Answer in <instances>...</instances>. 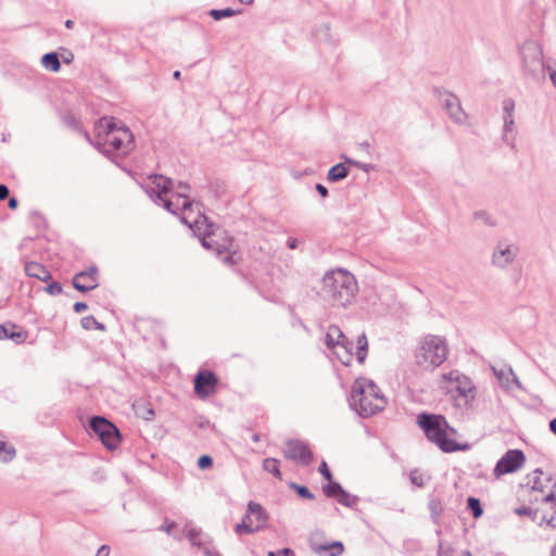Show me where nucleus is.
Returning <instances> with one entry per match:
<instances>
[{
	"label": "nucleus",
	"instance_id": "a19ab883",
	"mask_svg": "<svg viewBox=\"0 0 556 556\" xmlns=\"http://www.w3.org/2000/svg\"><path fill=\"white\" fill-rule=\"evenodd\" d=\"M473 217L476 219L483 222V224L485 225L495 226L492 216L486 211H477L475 212Z\"/></svg>",
	"mask_w": 556,
	"mask_h": 556
},
{
	"label": "nucleus",
	"instance_id": "9b49d317",
	"mask_svg": "<svg viewBox=\"0 0 556 556\" xmlns=\"http://www.w3.org/2000/svg\"><path fill=\"white\" fill-rule=\"evenodd\" d=\"M181 222L184 224L188 225L194 231L195 230L200 231L201 230V226L203 224H205L206 225V229H205V231L203 233V238L201 240L202 247L205 248L206 250H211V249L213 250L214 249L216 251L217 256H222L224 254V249H225L224 247L216 245L214 248L213 241L207 239V237H210L211 233L213 232L212 228H213L214 225L212 223H208V219H207V217L204 214H202L200 211H198V216L192 222H190L188 219V216L184 215L181 217Z\"/></svg>",
	"mask_w": 556,
	"mask_h": 556
},
{
	"label": "nucleus",
	"instance_id": "de8ad7c7",
	"mask_svg": "<svg viewBox=\"0 0 556 556\" xmlns=\"http://www.w3.org/2000/svg\"><path fill=\"white\" fill-rule=\"evenodd\" d=\"M200 531L197 529H189L187 532V538L191 542L192 545L198 547H203L205 543H197V538L199 536Z\"/></svg>",
	"mask_w": 556,
	"mask_h": 556
},
{
	"label": "nucleus",
	"instance_id": "2f4dec72",
	"mask_svg": "<svg viewBox=\"0 0 556 556\" xmlns=\"http://www.w3.org/2000/svg\"><path fill=\"white\" fill-rule=\"evenodd\" d=\"M263 469L278 479L282 478L279 469V460L276 458H265L263 460Z\"/></svg>",
	"mask_w": 556,
	"mask_h": 556
},
{
	"label": "nucleus",
	"instance_id": "79ce46f5",
	"mask_svg": "<svg viewBox=\"0 0 556 556\" xmlns=\"http://www.w3.org/2000/svg\"><path fill=\"white\" fill-rule=\"evenodd\" d=\"M515 101L511 98H506L503 101V113L504 117L514 116Z\"/></svg>",
	"mask_w": 556,
	"mask_h": 556
},
{
	"label": "nucleus",
	"instance_id": "20e7f679",
	"mask_svg": "<svg viewBox=\"0 0 556 556\" xmlns=\"http://www.w3.org/2000/svg\"><path fill=\"white\" fill-rule=\"evenodd\" d=\"M350 407L362 417H369L384 406L382 396L378 394V388L369 381L365 387L363 382L356 380L351 389Z\"/></svg>",
	"mask_w": 556,
	"mask_h": 556
},
{
	"label": "nucleus",
	"instance_id": "13d9d810",
	"mask_svg": "<svg viewBox=\"0 0 556 556\" xmlns=\"http://www.w3.org/2000/svg\"><path fill=\"white\" fill-rule=\"evenodd\" d=\"M315 189L320 194V197L326 198L328 195V189L324 185L317 184Z\"/></svg>",
	"mask_w": 556,
	"mask_h": 556
},
{
	"label": "nucleus",
	"instance_id": "09e8293b",
	"mask_svg": "<svg viewBox=\"0 0 556 556\" xmlns=\"http://www.w3.org/2000/svg\"><path fill=\"white\" fill-rule=\"evenodd\" d=\"M367 352H368V346L356 345L355 355H356V359L358 361L359 364H363L365 362Z\"/></svg>",
	"mask_w": 556,
	"mask_h": 556
},
{
	"label": "nucleus",
	"instance_id": "f704fd0d",
	"mask_svg": "<svg viewBox=\"0 0 556 556\" xmlns=\"http://www.w3.org/2000/svg\"><path fill=\"white\" fill-rule=\"evenodd\" d=\"M153 201L159 204V205H163V207L165 210H167L168 212L173 213V214H177V212L179 210H181V203L177 202L175 203L174 201L165 198V195H162V200H157V198H152Z\"/></svg>",
	"mask_w": 556,
	"mask_h": 556
},
{
	"label": "nucleus",
	"instance_id": "3c124183",
	"mask_svg": "<svg viewBox=\"0 0 556 556\" xmlns=\"http://www.w3.org/2000/svg\"><path fill=\"white\" fill-rule=\"evenodd\" d=\"M267 556H295V554L291 548L285 547L276 552L270 551L267 553Z\"/></svg>",
	"mask_w": 556,
	"mask_h": 556
},
{
	"label": "nucleus",
	"instance_id": "052dcab7",
	"mask_svg": "<svg viewBox=\"0 0 556 556\" xmlns=\"http://www.w3.org/2000/svg\"><path fill=\"white\" fill-rule=\"evenodd\" d=\"M356 345L368 346V340L365 333L357 337Z\"/></svg>",
	"mask_w": 556,
	"mask_h": 556
},
{
	"label": "nucleus",
	"instance_id": "774afa93",
	"mask_svg": "<svg viewBox=\"0 0 556 556\" xmlns=\"http://www.w3.org/2000/svg\"><path fill=\"white\" fill-rule=\"evenodd\" d=\"M549 430L556 435V418L549 421Z\"/></svg>",
	"mask_w": 556,
	"mask_h": 556
},
{
	"label": "nucleus",
	"instance_id": "8fccbe9b",
	"mask_svg": "<svg viewBox=\"0 0 556 556\" xmlns=\"http://www.w3.org/2000/svg\"><path fill=\"white\" fill-rule=\"evenodd\" d=\"M318 471L326 480H332V473L325 460L319 465Z\"/></svg>",
	"mask_w": 556,
	"mask_h": 556
},
{
	"label": "nucleus",
	"instance_id": "a211bd4d",
	"mask_svg": "<svg viewBox=\"0 0 556 556\" xmlns=\"http://www.w3.org/2000/svg\"><path fill=\"white\" fill-rule=\"evenodd\" d=\"M189 190H190V186L187 182H184V181L175 182L173 195L177 198V201L181 200V210L185 213L193 212L194 205L199 208V203H195V202L189 200V198H188Z\"/></svg>",
	"mask_w": 556,
	"mask_h": 556
},
{
	"label": "nucleus",
	"instance_id": "f3484780",
	"mask_svg": "<svg viewBox=\"0 0 556 556\" xmlns=\"http://www.w3.org/2000/svg\"><path fill=\"white\" fill-rule=\"evenodd\" d=\"M28 338V332L20 329L15 324H0V339H10L16 344L23 343Z\"/></svg>",
	"mask_w": 556,
	"mask_h": 556
},
{
	"label": "nucleus",
	"instance_id": "6e6d98bb",
	"mask_svg": "<svg viewBox=\"0 0 556 556\" xmlns=\"http://www.w3.org/2000/svg\"><path fill=\"white\" fill-rule=\"evenodd\" d=\"M75 313H83L88 308V305L85 302H76L73 306Z\"/></svg>",
	"mask_w": 556,
	"mask_h": 556
},
{
	"label": "nucleus",
	"instance_id": "dca6fc26",
	"mask_svg": "<svg viewBox=\"0 0 556 556\" xmlns=\"http://www.w3.org/2000/svg\"><path fill=\"white\" fill-rule=\"evenodd\" d=\"M150 179L156 188L151 189V192L149 193L151 198H157V200H162V195H166L173 192L175 188V181L164 175L154 174L150 176Z\"/></svg>",
	"mask_w": 556,
	"mask_h": 556
},
{
	"label": "nucleus",
	"instance_id": "c85d7f7f",
	"mask_svg": "<svg viewBox=\"0 0 556 556\" xmlns=\"http://www.w3.org/2000/svg\"><path fill=\"white\" fill-rule=\"evenodd\" d=\"M261 529V526H256L255 528L251 525V516L250 514H245L243 520L240 523L236 525L235 531L238 535H241L243 532L245 533H254Z\"/></svg>",
	"mask_w": 556,
	"mask_h": 556
},
{
	"label": "nucleus",
	"instance_id": "72a5a7b5",
	"mask_svg": "<svg viewBox=\"0 0 556 556\" xmlns=\"http://www.w3.org/2000/svg\"><path fill=\"white\" fill-rule=\"evenodd\" d=\"M248 514L253 515L256 520L264 522L267 519V514L262 507V505L251 501L248 504Z\"/></svg>",
	"mask_w": 556,
	"mask_h": 556
},
{
	"label": "nucleus",
	"instance_id": "6e6552de",
	"mask_svg": "<svg viewBox=\"0 0 556 556\" xmlns=\"http://www.w3.org/2000/svg\"><path fill=\"white\" fill-rule=\"evenodd\" d=\"M89 428L110 451L116 450L121 443L122 434L118 428L103 416H93L89 420Z\"/></svg>",
	"mask_w": 556,
	"mask_h": 556
},
{
	"label": "nucleus",
	"instance_id": "a18cd8bd",
	"mask_svg": "<svg viewBox=\"0 0 556 556\" xmlns=\"http://www.w3.org/2000/svg\"><path fill=\"white\" fill-rule=\"evenodd\" d=\"M345 160V163L348 164H351L366 173H368L370 169H372V165L371 164H368V163H362V162H358V161H355V160H352V159H349V157H344Z\"/></svg>",
	"mask_w": 556,
	"mask_h": 556
},
{
	"label": "nucleus",
	"instance_id": "49530a36",
	"mask_svg": "<svg viewBox=\"0 0 556 556\" xmlns=\"http://www.w3.org/2000/svg\"><path fill=\"white\" fill-rule=\"evenodd\" d=\"M197 464L200 469H207L213 465V458L210 455H201Z\"/></svg>",
	"mask_w": 556,
	"mask_h": 556
},
{
	"label": "nucleus",
	"instance_id": "338daca9",
	"mask_svg": "<svg viewBox=\"0 0 556 556\" xmlns=\"http://www.w3.org/2000/svg\"><path fill=\"white\" fill-rule=\"evenodd\" d=\"M175 527V523L174 522H170L168 525H165V526H162L161 527V530L167 532L168 534L172 533V529Z\"/></svg>",
	"mask_w": 556,
	"mask_h": 556
},
{
	"label": "nucleus",
	"instance_id": "f8f14e48",
	"mask_svg": "<svg viewBox=\"0 0 556 556\" xmlns=\"http://www.w3.org/2000/svg\"><path fill=\"white\" fill-rule=\"evenodd\" d=\"M285 445L283 456L287 459L298 460L303 466H307L312 463L313 453L305 442L296 439H288Z\"/></svg>",
	"mask_w": 556,
	"mask_h": 556
},
{
	"label": "nucleus",
	"instance_id": "5701e85b",
	"mask_svg": "<svg viewBox=\"0 0 556 556\" xmlns=\"http://www.w3.org/2000/svg\"><path fill=\"white\" fill-rule=\"evenodd\" d=\"M86 274H89V281H85L84 283H75V289L79 292L86 293L91 291L98 287V268L97 266H90L85 270Z\"/></svg>",
	"mask_w": 556,
	"mask_h": 556
},
{
	"label": "nucleus",
	"instance_id": "603ef678",
	"mask_svg": "<svg viewBox=\"0 0 556 556\" xmlns=\"http://www.w3.org/2000/svg\"><path fill=\"white\" fill-rule=\"evenodd\" d=\"M89 274H86L85 270L79 271L73 278V287L75 288V283H84L85 281H89Z\"/></svg>",
	"mask_w": 556,
	"mask_h": 556
},
{
	"label": "nucleus",
	"instance_id": "7ed1b4c3",
	"mask_svg": "<svg viewBox=\"0 0 556 556\" xmlns=\"http://www.w3.org/2000/svg\"><path fill=\"white\" fill-rule=\"evenodd\" d=\"M417 424L424 431L426 438L434 443L442 452L453 453L466 448L448 438V433L455 434L456 430L451 427L442 415L420 413L417 416Z\"/></svg>",
	"mask_w": 556,
	"mask_h": 556
},
{
	"label": "nucleus",
	"instance_id": "4468645a",
	"mask_svg": "<svg viewBox=\"0 0 556 556\" xmlns=\"http://www.w3.org/2000/svg\"><path fill=\"white\" fill-rule=\"evenodd\" d=\"M443 97V105L450 118L458 125L465 124L467 122V114L463 110L459 99L448 91H445Z\"/></svg>",
	"mask_w": 556,
	"mask_h": 556
},
{
	"label": "nucleus",
	"instance_id": "393cba45",
	"mask_svg": "<svg viewBox=\"0 0 556 556\" xmlns=\"http://www.w3.org/2000/svg\"><path fill=\"white\" fill-rule=\"evenodd\" d=\"M42 66L53 73H58L61 70V62L56 52H48L41 58Z\"/></svg>",
	"mask_w": 556,
	"mask_h": 556
},
{
	"label": "nucleus",
	"instance_id": "4d7b16f0",
	"mask_svg": "<svg viewBox=\"0 0 556 556\" xmlns=\"http://www.w3.org/2000/svg\"><path fill=\"white\" fill-rule=\"evenodd\" d=\"M10 190L7 185L0 184V200H5L9 198Z\"/></svg>",
	"mask_w": 556,
	"mask_h": 556
},
{
	"label": "nucleus",
	"instance_id": "2eb2a0df",
	"mask_svg": "<svg viewBox=\"0 0 556 556\" xmlns=\"http://www.w3.org/2000/svg\"><path fill=\"white\" fill-rule=\"evenodd\" d=\"M553 489L543 497L544 507L540 509V525L545 522L548 527L556 528V482Z\"/></svg>",
	"mask_w": 556,
	"mask_h": 556
},
{
	"label": "nucleus",
	"instance_id": "680f3d73",
	"mask_svg": "<svg viewBox=\"0 0 556 556\" xmlns=\"http://www.w3.org/2000/svg\"><path fill=\"white\" fill-rule=\"evenodd\" d=\"M206 556H222L215 548L204 547L203 549Z\"/></svg>",
	"mask_w": 556,
	"mask_h": 556
},
{
	"label": "nucleus",
	"instance_id": "9d476101",
	"mask_svg": "<svg viewBox=\"0 0 556 556\" xmlns=\"http://www.w3.org/2000/svg\"><path fill=\"white\" fill-rule=\"evenodd\" d=\"M519 253V248L508 242L507 240H500L492 253V265L504 269L514 263Z\"/></svg>",
	"mask_w": 556,
	"mask_h": 556
},
{
	"label": "nucleus",
	"instance_id": "69168bd1",
	"mask_svg": "<svg viewBox=\"0 0 556 556\" xmlns=\"http://www.w3.org/2000/svg\"><path fill=\"white\" fill-rule=\"evenodd\" d=\"M287 245H288L289 249L293 250V249H295L298 247V240L289 238L288 241H287Z\"/></svg>",
	"mask_w": 556,
	"mask_h": 556
},
{
	"label": "nucleus",
	"instance_id": "ddd939ff",
	"mask_svg": "<svg viewBox=\"0 0 556 556\" xmlns=\"http://www.w3.org/2000/svg\"><path fill=\"white\" fill-rule=\"evenodd\" d=\"M194 392L200 399H206L216 391L217 376L211 370L199 371L194 379Z\"/></svg>",
	"mask_w": 556,
	"mask_h": 556
},
{
	"label": "nucleus",
	"instance_id": "0e129e2a",
	"mask_svg": "<svg viewBox=\"0 0 556 556\" xmlns=\"http://www.w3.org/2000/svg\"><path fill=\"white\" fill-rule=\"evenodd\" d=\"M8 206H9L11 210H15V208L18 206V200H17L16 198H14V197L9 198Z\"/></svg>",
	"mask_w": 556,
	"mask_h": 556
},
{
	"label": "nucleus",
	"instance_id": "c03bdc74",
	"mask_svg": "<svg viewBox=\"0 0 556 556\" xmlns=\"http://www.w3.org/2000/svg\"><path fill=\"white\" fill-rule=\"evenodd\" d=\"M46 292L49 293L50 295H59L62 293L63 291V288H62V285L58 281H52L51 283H49L46 288H45Z\"/></svg>",
	"mask_w": 556,
	"mask_h": 556
},
{
	"label": "nucleus",
	"instance_id": "c9c22d12",
	"mask_svg": "<svg viewBox=\"0 0 556 556\" xmlns=\"http://www.w3.org/2000/svg\"><path fill=\"white\" fill-rule=\"evenodd\" d=\"M80 325L86 330L97 329L103 331L105 329V326L99 323L92 315L83 317Z\"/></svg>",
	"mask_w": 556,
	"mask_h": 556
},
{
	"label": "nucleus",
	"instance_id": "bf43d9fd",
	"mask_svg": "<svg viewBox=\"0 0 556 556\" xmlns=\"http://www.w3.org/2000/svg\"><path fill=\"white\" fill-rule=\"evenodd\" d=\"M110 547L108 545H102L98 551L96 556H109Z\"/></svg>",
	"mask_w": 556,
	"mask_h": 556
},
{
	"label": "nucleus",
	"instance_id": "37998d69",
	"mask_svg": "<svg viewBox=\"0 0 556 556\" xmlns=\"http://www.w3.org/2000/svg\"><path fill=\"white\" fill-rule=\"evenodd\" d=\"M542 469H535L533 471L532 489L535 491H543V483L541 481Z\"/></svg>",
	"mask_w": 556,
	"mask_h": 556
},
{
	"label": "nucleus",
	"instance_id": "ea45409f",
	"mask_svg": "<svg viewBox=\"0 0 556 556\" xmlns=\"http://www.w3.org/2000/svg\"><path fill=\"white\" fill-rule=\"evenodd\" d=\"M514 116H507V117H504V140L510 144L511 147H514V143L513 142H509L508 140V134L513 131L514 129Z\"/></svg>",
	"mask_w": 556,
	"mask_h": 556
},
{
	"label": "nucleus",
	"instance_id": "7c9ffc66",
	"mask_svg": "<svg viewBox=\"0 0 556 556\" xmlns=\"http://www.w3.org/2000/svg\"><path fill=\"white\" fill-rule=\"evenodd\" d=\"M241 13V10H233L231 8H225V9H212L208 12V15L214 18L215 21H220L226 17H231L237 14Z\"/></svg>",
	"mask_w": 556,
	"mask_h": 556
},
{
	"label": "nucleus",
	"instance_id": "4be33fe9",
	"mask_svg": "<svg viewBox=\"0 0 556 556\" xmlns=\"http://www.w3.org/2000/svg\"><path fill=\"white\" fill-rule=\"evenodd\" d=\"M343 331L337 325H330L328 327L325 343L329 350H334L341 343V339L343 338Z\"/></svg>",
	"mask_w": 556,
	"mask_h": 556
},
{
	"label": "nucleus",
	"instance_id": "423d86ee",
	"mask_svg": "<svg viewBox=\"0 0 556 556\" xmlns=\"http://www.w3.org/2000/svg\"><path fill=\"white\" fill-rule=\"evenodd\" d=\"M441 389L455 401L457 407H468L476 399V386L459 370L442 375Z\"/></svg>",
	"mask_w": 556,
	"mask_h": 556
},
{
	"label": "nucleus",
	"instance_id": "cd10ccee",
	"mask_svg": "<svg viewBox=\"0 0 556 556\" xmlns=\"http://www.w3.org/2000/svg\"><path fill=\"white\" fill-rule=\"evenodd\" d=\"M16 456V450L13 445L7 444L3 440L0 441V462L3 464L11 463Z\"/></svg>",
	"mask_w": 556,
	"mask_h": 556
},
{
	"label": "nucleus",
	"instance_id": "864d4df0",
	"mask_svg": "<svg viewBox=\"0 0 556 556\" xmlns=\"http://www.w3.org/2000/svg\"><path fill=\"white\" fill-rule=\"evenodd\" d=\"M223 262L226 264V265H233L238 262V258L236 257V253H227L224 257H223Z\"/></svg>",
	"mask_w": 556,
	"mask_h": 556
},
{
	"label": "nucleus",
	"instance_id": "5fc2aeb1",
	"mask_svg": "<svg viewBox=\"0 0 556 556\" xmlns=\"http://www.w3.org/2000/svg\"><path fill=\"white\" fill-rule=\"evenodd\" d=\"M410 481L413 484L417 485V486H422L424 485V479L421 476H416L415 472H412L410 473Z\"/></svg>",
	"mask_w": 556,
	"mask_h": 556
},
{
	"label": "nucleus",
	"instance_id": "a878e982",
	"mask_svg": "<svg viewBox=\"0 0 556 556\" xmlns=\"http://www.w3.org/2000/svg\"><path fill=\"white\" fill-rule=\"evenodd\" d=\"M428 509L430 511L431 520L435 525H440L443 505L439 497H431L428 502Z\"/></svg>",
	"mask_w": 556,
	"mask_h": 556
},
{
	"label": "nucleus",
	"instance_id": "f257e3e1",
	"mask_svg": "<svg viewBox=\"0 0 556 556\" xmlns=\"http://www.w3.org/2000/svg\"><path fill=\"white\" fill-rule=\"evenodd\" d=\"M357 289L354 276L339 268L325 274L318 294L331 306L345 307L352 303Z\"/></svg>",
	"mask_w": 556,
	"mask_h": 556
},
{
	"label": "nucleus",
	"instance_id": "f03ea898",
	"mask_svg": "<svg viewBox=\"0 0 556 556\" xmlns=\"http://www.w3.org/2000/svg\"><path fill=\"white\" fill-rule=\"evenodd\" d=\"M97 137L99 142L109 149L106 152H121L128 154L135 148L134 135L130 129L114 117H101L96 123Z\"/></svg>",
	"mask_w": 556,
	"mask_h": 556
},
{
	"label": "nucleus",
	"instance_id": "473e14b6",
	"mask_svg": "<svg viewBox=\"0 0 556 556\" xmlns=\"http://www.w3.org/2000/svg\"><path fill=\"white\" fill-rule=\"evenodd\" d=\"M467 509L471 513L473 518H480L483 515V508L479 498L469 496L467 498Z\"/></svg>",
	"mask_w": 556,
	"mask_h": 556
},
{
	"label": "nucleus",
	"instance_id": "aec40b11",
	"mask_svg": "<svg viewBox=\"0 0 556 556\" xmlns=\"http://www.w3.org/2000/svg\"><path fill=\"white\" fill-rule=\"evenodd\" d=\"M25 274L28 277L37 278L38 280L47 282L52 279L51 273L40 263L28 262L25 264Z\"/></svg>",
	"mask_w": 556,
	"mask_h": 556
},
{
	"label": "nucleus",
	"instance_id": "0eeeda50",
	"mask_svg": "<svg viewBox=\"0 0 556 556\" xmlns=\"http://www.w3.org/2000/svg\"><path fill=\"white\" fill-rule=\"evenodd\" d=\"M520 55L525 75L535 81L544 80L547 65L543 61L541 46L534 40H527L520 47Z\"/></svg>",
	"mask_w": 556,
	"mask_h": 556
},
{
	"label": "nucleus",
	"instance_id": "4c0bfd02",
	"mask_svg": "<svg viewBox=\"0 0 556 556\" xmlns=\"http://www.w3.org/2000/svg\"><path fill=\"white\" fill-rule=\"evenodd\" d=\"M515 514L518 516H529L532 521L540 523V509H532L528 506H520L515 509Z\"/></svg>",
	"mask_w": 556,
	"mask_h": 556
},
{
	"label": "nucleus",
	"instance_id": "412c9836",
	"mask_svg": "<svg viewBox=\"0 0 556 556\" xmlns=\"http://www.w3.org/2000/svg\"><path fill=\"white\" fill-rule=\"evenodd\" d=\"M353 342L345 334H343L341 343L337 348L343 350V353H340V351H336V355L344 366H349L353 361Z\"/></svg>",
	"mask_w": 556,
	"mask_h": 556
},
{
	"label": "nucleus",
	"instance_id": "6ab92c4d",
	"mask_svg": "<svg viewBox=\"0 0 556 556\" xmlns=\"http://www.w3.org/2000/svg\"><path fill=\"white\" fill-rule=\"evenodd\" d=\"M495 377L498 379L501 384L507 389L510 390L513 386H516L518 389H522V384L519 381L518 377L511 369V367L496 369L493 368Z\"/></svg>",
	"mask_w": 556,
	"mask_h": 556
},
{
	"label": "nucleus",
	"instance_id": "58836bf2",
	"mask_svg": "<svg viewBox=\"0 0 556 556\" xmlns=\"http://www.w3.org/2000/svg\"><path fill=\"white\" fill-rule=\"evenodd\" d=\"M290 489L294 490L298 495L305 500H314L315 495L309 491V489L305 485H300L294 482L289 484Z\"/></svg>",
	"mask_w": 556,
	"mask_h": 556
},
{
	"label": "nucleus",
	"instance_id": "39448f33",
	"mask_svg": "<svg viewBox=\"0 0 556 556\" xmlns=\"http://www.w3.org/2000/svg\"><path fill=\"white\" fill-rule=\"evenodd\" d=\"M447 356V344L444 338L427 334L419 341L414 357L416 364L426 370H433L442 365Z\"/></svg>",
	"mask_w": 556,
	"mask_h": 556
},
{
	"label": "nucleus",
	"instance_id": "e433bc0d",
	"mask_svg": "<svg viewBox=\"0 0 556 556\" xmlns=\"http://www.w3.org/2000/svg\"><path fill=\"white\" fill-rule=\"evenodd\" d=\"M359 502V497L353 494H350L348 491H343L340 497L338 498V503L342 506L353 508Z\"/></svg>",
	"mask_w": 556,
	"mask_h": 556
},
{
	"label": "nucleus",
	"instance_id": "b1692460",
	"mask_svg": "<svg viewBox=\"0 0 556 556\" xmlns=\"http://www.w3.org/2000/svg\"><path fill=\"white\" fill-rule=\"evenodd\" d=\"M313 549L317 554L328 553V556H340L343 553L344 547L340 541H334L328 544L314 545Z\"/></svg>",
	"mask_w": 556,
	"mask_h": 556
},
{
	"label": "nucleus",
	"instance_id": "1a4fd4ad",
	"mask_svg": "<svg viewBox=\"0 0 556 556\" xmlns=\"http://www.w3.org/2000/svg\"><path fill=\"white\" fill-rule=\"evenodd\" d=\"M526 456L521 450H508L496 463L493 473L496 478L517 471L525 463Z\"/></svg>",
	"mask_w": 556,
	"mask_h": 556
},
{
	"label": "nucleus",
	"instance_id": "c756f323",
	"mask_svg": "<svg viewBox=\"0 0 556 556\" xmlns=\"http://www.w3.org/2000/svg\"><path fill=\"white\" fill-rule=\"evenodd\" d=\"M344 489L339 482L329 480V483L323 486V492L327 497L339 498Z\"/></svg>",
	"mask_w": 556,
	"mask_h": 556
},
{
	"label": "nucleus",
	"instance_id": "bb28decb",
	"mask_svg": "<svg viewBox=\"0 0 556 556\" xmlns=\"http://www.w3.org/2000/svg\"><path fill=\"white\" fill-rule=\"evenodd\" d=\"M349 175V169L343 163L333 165L327 174L329 181L336 182L344 179Z\"/></svg>",
	"mask_w": 556,
	"mask_h": 556
},
{
	"label": "nucleus",
	"instance_id": "e2e57ef3",
	"mask_svg": "<svg viewBox=\"0 0 556 556\" xmlns=\"http://www.w3.org/2000/svg\"><path fill=\"white\" fill-rule=\"evenodd\" d=\"M546 73H548L554 86L556 87V71L552 68L549 65H547Z\"/></svg>",
	"mask_w": 556,
	"mask_h": 556
}]
</instances>
